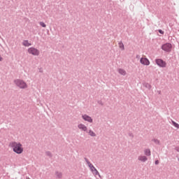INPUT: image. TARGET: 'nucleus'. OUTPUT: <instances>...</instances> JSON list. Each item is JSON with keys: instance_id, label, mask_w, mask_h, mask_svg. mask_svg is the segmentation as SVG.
Returning a JSON list of instances; mask_svg holds the SVG:
<instances>
[{"instance_id": "obj_1", "label": "nucleus", "mask_w": 179, "mask_h": 179, "mask_svg": "<svg viewBox=\"0 0 179 179\" xmlns=\"http://www.w3.org/2000/svg\"><path fill=\"white\" fill-rule=\"evenodd\" d=\"M9 147L12 148L13 151L17 155H22L23 153V145L20 143L11 142L9 144Z\"/></svg>"}, {"instance_id": "obj_2", "label": "nucleus", "mask_w": 179, "mask_h": 179, "mask_svg": "<svg viewBox=\"0 0 179 179\" xmlns=\"http://www.w3.org/2000/svg\"><path fill=\"white\" fill-rule=\"evenodd\" d=\"M86 163H87V166L90 167L92 174L95 177H96V176H99V177L100 178H101V176L100 175V173H99V171H97L96 167H94V166H93V164H92V163H90V162H89V160H86Z\"/></svg>"}, {"instance_id": "obj_3", "label": "nucleus", "mask_w": 179, "mask_h": 179, "mask_svg": "<svg viewBox=\"0 0 179 179\" xmlns=\"http://www.w3.org/2000/svg\"><path fill=\"white\" fill-rule=\"evenodd\" d=\"M15 85L20 87V89H27V83L23 81V80L17 79L14 80Z\"/></svg>"}, {"instance_id": "obj_4", "label": "nucleus", "mask_w": 179, "mask_h": 179, "mask_svg": "<svg viewBox=\"0 0 179 179\" xmlns=\"http://www.w3.org/2000/svg\"><path fill=\"white\" fill-rule=\"evenodd\" d=\"M162 49L163 51H166V52H171V50L173 49V45L171 43H165L162 45Z\"/></svg>"}, {"instance_id": "obj_5", "label": "nucleus", "mask_w": 179, "mask_h": 179, "mask_svg": "<svg viewBox=\"0 0 179 179\" xmlns=\"http://www.w3.org/2000/svg\"><path fill=\"white\" fill-rule=\"evenodd\" d=\"M29 54H31V55H34L35 57H37L40 55V50L35 48H29L28 49Z\"/></svg>"}, {"instance_id": "obj_6", "label": "nucleus", "mask_w": 179, "mask_h": 179, "mask_svg": "<svg viewBox=\"0 0 179 179\" xmlns=\"http://www.w3.org/2000/svg\"><path fill=\"white\" fill-rule=\"evenodd\" d=\"M155 62L158 66H160V68H166V66H167V63L162 59H155Z\"/></svg>"}, {"instance_id": "obj_7", "label": "nucleus", "mask_w": 179, "mask_h": 179, "mask_svg": "<svg viewBox=\"0 0 179 179\" xmlns=\"http://www.w3.org/2000/svg\"><path fill=\"white\" fill-rule=\"evenodd\" d=\"M140 64L145 66H149V65H150V61H149V59L146 57H141L140 59Z\"/></svg>"}, {"instance_id": "obj_8", "label": "nucleus", "mask_w": 179, "mask_h": 179, "mask_svg": "<svg viewBox=\"0 0 179 179\" xmlns=\"http://www.w3.org/2000/svg\"><path fill=\"white\" fill-rule=\"evenodd\" d=\"M82 118L83 120H84V121H87V122H90V123L93 122V119L92 118V117L87 115H83Z\"/></svg>"}, {"instance_id": "obj_9", "label": "nucleus", "mask_w": 179, "mask_h": 179, "mask_svg": "<svg viewBox=\"0 0 179 179\" xmlns=\"http://www.w3.org/2000/svg\"><path fill=\"white\" fill-rule=\"evenodd\" d=\"M78 128L80 129V131H84V132H86L87 131V127L82 123L78 125Z\"/></svg>"}, {"instance_id": "obj_10", "label": "nucleus", "mask_w": 179, "mask_h": 179, "mask_svg": "<svg viewBox=\"0 0 179 179\" xmlns=\"http://www.w3.org/2000/svg\"><path fill=\"white\" fill-rule=\"evenodd\" d=\"M138 159L140 162H145L148 160V157H146V156L145 155H141L138 157Z\"/></svg>"}, {"instance_id": "obj_11", "label": "nucleus", "mask_w": 179, "mask_h": 179, "mask_svg": "<svg viewBox=\"0 0 179 179\" xmlns=\"http://www.w3.org/2000/svg\"><path fill=\"white\" fill-rule=\"evenodd\" d=\"M117 71L120 75H122V76H125V75H127V71L124 70V69H119Z\"/></svg>"}, {"instance_id": "obj_12", "label": "nucleus", "mask_w": 179, "mask_h": 179, "mask_svg": "<svg viewBox=\"0 0 179 179\" xmlns=\"http://www.w3.org/2000/svg\"><path fill=\"white\" fill-rule=\"evenodd\" d=\"M22 45H24V47H30V45H31V43H30L28 40H25L23 41Z\"/></svg>"}, {"instance_id": "obj_13", "label": "nucleus", "mask_w": 179, "mask_h": 179, "mask_svg": "<svg viewBox=\"0 0 179 179\" xmlns=\"http://www.w3.org/2000/svg\"><path fill=\"white\" fill-rule=\"evenodd\" d=\"M119 48H120L122 51H124L125 50V46L124 45V43L122 42H119Z\"/></svg>"}, {"instance_id": "obj_14", "label": "nucleus", "mask_w": 179, "mask_h": 179, "mask_svg": "<svg viewBox=\"0 0 179 179\" xmlns=\"http://www.w3.org/2000/svg\"><path fill=\"white\" fill-rule=\"evenodd\" d=\"M144 153H145V156H150V155H151L150 150V149H145L144 150Z\"/></svg>"}, {"instance_id": "obj_15", "label": "nucleus", "mask_w": 179, "mask_h": 179, "mask_svg": "<svg viewBox=\"0 0 179 179\" xmlns=\"http://www.w3.org/2000/svg\"><path fill=\"white\" fill-rule=\"evenodd\" d=\"M88 134H89V135H90V136H93V137L96 136V133H94V131H92V130H90V131H88Z\"/></svg>"}, {"instance_id": "obj_16", "label": "nucleus", "mask_w": 179, "mask_h": 179, "mask_svg": "<svg viewBox=\"0 0 179 179\" xmlns=\"http://www.w3.org/2000/svg\"><path fill=\"white\" fill-rule=\"evenodd\" d=\"M172 124L173 125V127H175V128H179V124L177 122L172 121Z\"/></svg>"}, {"instance_id": "obj_17", "label": "nucleus", "mask_w": 179, "mask_h": 179, "mask_svg": "<svg viewBox=\"0 0 179 179\" xmlns=\"http://www.w3.org/2000/svg\"><path fill=\"white\" fill-rule=\"evenodd\" d=\"M56 176L58 178H61V177H62V173L61 172H56Z\"/></svg>"}, {"instance_id": "obj_18", "label": "nucleus", "mask_w": 179, "mask_h": 179, "mask_svg": "<svg viewBox=\"0 0 179 179\" xmlns=\"http://www.w3.org/2000/svg\"><path fill=\"white\" fill-rule=\"evenodd\" d=\"M39 24L42 27H47V25L45 24V23L43 22H39Z\"/></svg>"}, {"instance_id": "obj_19", "label": "nucleus", "mask_w": 179, "mask_h": 179, "mask_svg": "<svg viewBox=\"0 0 179 179\" xmlns=\"http://www.w3.org/2000/svg\"><path fill=\"white\" fill-rule=\"evenodd\" d=\"M159 33H160V34H164V31H163L162 29L159 30Z\"/></svg>"}, {"instance_id": "obj_20", "label": "nucleus", "mask_w": 179, "mask_h": 179, "mask_svg": "<svg viewBox=\"0 0 179 179\" xmlns=\"http://www.w3.org/2000/svg\"><path fill=\"white\" fill-rule=\"evenodd\" d=\"M3 61V57L0 55V62H2Z\"/></svg>"}, {"instance_id": "obj_21", "label": "nucleus", "mask_w": 179, "mask_h": 179, "mask_svg": "<svg viewBox=\"0 0 179 179\" xmlns=\"http://www.w3.org/2000/svg\"><path fill=\"white\" fill-rule=\"evenodd\" d=\"M155 164H159V160L155 161Z\"/></svg>"}, {"instance_id": "obj_22", "label": "nucleus", "mask_w": 179, "mask_h": 179, "mask_svg": "<svg viewBox=\"0 0 179 179\" xmlns=\"http://www.w3.org/2000/svg\"><path fill=\"white\" fill-rule=\"evenodd\" d=\"M0 38H1V36H0Z\"/></svg>"}]
</instances>
